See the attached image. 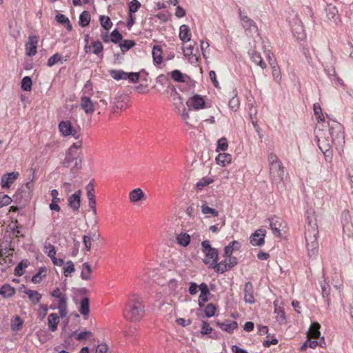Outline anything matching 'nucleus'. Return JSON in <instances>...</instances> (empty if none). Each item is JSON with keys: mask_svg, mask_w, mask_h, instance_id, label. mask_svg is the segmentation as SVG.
Masks as SVG:
<instances>
[{"mask_svg": "<svg viewBox=\"0 0 353 353\" xmlns=\"http://www.w3.org/2000/svg\"><path fill=\"white\" fill-rule=\"evenodd\" d=\"M198 207L200 208L201 213L205 215V218L219 216V211L214 208L210 207L206 201H201V203L198 205Z\"/></svg>", "mask_w": 353, "mask_h": 353, "instance_id": "17", "label": "nucleus"}, {"mask_svg": "<svg viewBox=\"0 0 353 353\" xmlns=\"http://www.w3.org/2000/svg\"><path fill=\"white\" fill-rule=\"evenodd\" d=\"M24 292L28 295L29 300L34 305L37 304L42 298L41 294L36 290L26 289Z\"/></svg>", "mask_w": 353, "mask_h": 353, "instance_id": "29", "label": "nucleus"}, {"mask_svg": "<svg viewBox=\"0 0 353 353\" xmlns=\"http://www.w3.org/2000/svg\"><path fill=\"white\" fill-rule=\"evenodd\" d=\"M171 78L176 82H182L185 83L188 79V77L183 74L181 71L178 70H173L170 74Z\"/></svg>", "mask_w": 353, "mask_h": 353, "instance_id": "37", "label": "nucleus"}, {"mask_svg": "<svg viewBox=\"0 0 353 353\" xmlns=\"http://www.w3.org/2000/svg\"><path fill=\"white\" fill-rule=\"evenodd\" d=\"M269 165V178L272 184L278 186L284 179L285 168L281 161L274 153L269 154L268 157Z\"/></svg>", "mask_w": 353, "mask_h": 353, "instance_id": "3", "label": "nucleus"}, {"mask_svg": "<svg viewBox=\"0 0 353 353\" xmlns=\"http://www.w3.org/2000/svg\"><path fill=\"white\" fill-rule=\"evenodd\" d=\"M123 39L122 34L116 29L110 34V40L114 43H119Z\"/></svg>", "mask_w": 353, "mask_h": 353, "instance_id": "63", "label": "nucleus"}, {"mask_svg": "<svg viewBox=\"0 0 353 353\" xmlns=\"http://www.w3.org/2000/svg\"><path fill=\"white\" fill-rule=\"evenodd\" d=\"M62 61V55L59 53H55L52 56H51L48 60L47 65L49 67H52L55 64Z\"/></svg>", "mask_w": 353, "mask_h": 353, "instance_id": "53", "label": "nucleus"}, {"mask_svg": "<svg viewBox=\"0 0 353 353\" xmlns=\"http://www.w3.org/2000/svg\"><path fill=\"white\" fill-rule=\"evenodd\" d=\"M63 274L65 276H71L72 274L74 272V265L72 261H68L63 264Z\"/></svg>", "mask_w": 353, "mask_h": 353, "instance_id": "44", "label": "nucleus"}, {"mask_svg": "<svg viewBox=\"0 0 353 353\" xmlns=\"http://www.w3.org/2000/svg\"><path fill=\"white\" fill-rule=\"evenodd\" d=\"M210 268H212L216 273L223 274L231 269V265H225L222 261L217 263V261H214V263L210 266Z\"/></svg>", "mask_w": 353, "mask_h": 353, "instance_id": "32", "label": "nucleus"}, {"mask_svg": "<svg viewBox=\"0 0 353 353\" xmlns=\"http://www.w3.org/2000/svg\"><path fill=\"white\" fill-rule=\"evenodd\" d=\"M110 76L115 80H126L127 72L121 70H112L110 71Z\"/></svg>", "mask_w": 353, "mask_h": 353, "instance_id": "42", "label": "nucleus"}, {"mask_svg": "<svg viewBox=\"0 0 353 353\" xmlns=\"http://www.w3.org/2000/svg\"><path fill=\"white\" fill-rule=\"evenodd\" d=\"M341 221L343 226V232L348 237L353 236V223L352 217L348 210H344L341 216Z\"/></svg>", "mask_w": 353, "mask_h": 353, "instance_id": "9", "label": "nucleus"}, {"mask_svg": "<svg viewBox=\"0 0 353 353\" xmlns=\"http://www.w3.org/2000/svg\"><path fill=\"white\" fill-rule=\"evenodd\" d=\"M153 61L155 65H159L163 61V50L159 46H154L152 51Z\"/></svg>", "mask_w": 353, "mask_h": 353, "instance_id": "28", "label": "nucleus"}, {"mask_svg": "<svg viewBox=\"0 0 353 353\" xmlns=\"http://www.w3.org/2000/svg\"><path fill=\"white\" fill-rule=\"evenodd\" d=\"M93 337V334L90 331H83L80 333H79L77 336L76 339L77 341H83L90 339Z\"/></svg>", "mask_w": 353, "mask_h": 353, "instance_id": "62", "label": "nucleus"}, {"mask_svg": "<svg viewBox=\"0 0 353 353\" xmlns=\"http://www.w3.org/2000/svg\"><path fill=\"white\" fill-rule=\"evenodd\" d=\"M51 296L57 299V305H52V309L57 308L59 310V315L61 318H64L68 313V297L66 294L61 291L59 288H57L51 292Z\"/></svg>", "mask_w": 353, "mask_h": 353, "instance_id": "7", "label": "nucleus"}, {"mask_svg": "<svg viewBox=\"0 0 353 353\" xmlns=\"http://www.w3.org/2000/svg\"><path fill=\"white\" fill-rule=\"evenodd\" d=\"M79 311L84 316H87L89 314L90 301L88 297H84L81 299Z\"/></svg>", "mask_w": 353, "mask_h": 353, "instance_id": "33", "label": "nucleus"}, {"mask_svg": "<svg viewBox=\"0 0 353 353\" xmlns=\"http://www.w3.org/2000/svg\"><path fill=\"white\" fill-rule=\"evenodd\" d=\"M274 313L276 314V321L280 324L285 323L286 318L283 309L281 307L276 306L274 308Z\"/></svg>", "mask_w": 353, "mask_h": 353, "instance_id": "43", "label": "nucleus"}, {"mask_svg": "<svg viewBox=\"0 0 353 353\" xmlns=\"http://www.w3.org/2000/svg\"><path fill=\"white\" fill-rule=\"evenodd\" d=\"M15 292V289L9 284H5L0 288V294L4 298L12 296Z\"/></svg>", "mask_w": 353, "mask_h": 353, "instance_id": "34", "label": "nucleus"}, {"mask_svg": "<svg viewBox=\"0 0 353 353\" xmlns=\"http://www.w3.org/2000/svg\"><path fill=\"white\" fill-rule=\"evenodd\" d=\"M32 81L30 77H24L21 80V89L24 91H30L32 90Z\"/></svg>", "mask_w": 353, "mask_h": 353, "instance_id": "51", "label": "nucleus"}, {"mask_svg": "<svg viewBox=\"0 0 353 353\" xmlns=\"http://www.w3.org/2000/svg\"><path fill=\"white\" fill-rule=\"evenodd\" d=\"M145 315V306L143 300L135 295L130 296L123 310V317L129 322L138 323Z\"/></svg>", "mask_w": 353, "mask_h": 353, "instance_id": "2", "label": "nucleus"}, {"mask_svg": "<svg viewBox=\"0 0 353 353\" xmlns=\"http://www.w3.org/2000/svg\"><path fill=\"white\" fill-rule=\"evenodd\" d=\"M154 274V271L149 268H144L139 273V277L144 282H147Z\"/></svg>", "mask_w": 353, "mask_h": 353, "instance_id": "46", "label": "nucleus"}, {"mask_svg": "<svg viewBox=\"0 0 353 353\" xmlns=\"http://www.w3.org/2000/svg\"><path fill=\"white\" fill-rule=\"evenodd\" d=\"M128 198L130 203H137L145 200L146 196L141 188H137L129 192Z\"/></svg>", "mask_w": 353, "mask_h": 353, "instance_id": "18", "label": "nucleus"}, {"mask_svg": "<svg viewBox=\"0 0 353 353\" xmlns=\"http://www.w3.org/2000/svg\"><path fill=\"white\" fill-rule=\"evenodd\" d=\"M165 287L168 289L170 294H174L178 287V281L174 279H170Z\"/></svg>", "mask_w": 353, "mask_h": 353, "instance_id": "59", "label": "nucleus"}, {"mask_svg": "<svg viewBox=\"0 0 353 353\" xmlns=\"http://www.w3.org/2000/svg\"><path fill=\"white\" fill-rule=\"evenodd\" d=\"M241 243L237 241H233L224 248V256H230L234 250H239L241 248Z\"/></svg>", "mask_w": 353, "mask_h": 353, "instance_id": "30", "label": "nucleus"}, {"mask_svg": "<svg viewBox=\"0 0 353 353\" xmlns=\"http://www.w3.org/2000/svg\"><path fill=\"white\" fill-rule=\"evenodd\" d=\"M48 311V307L47 305L41 304L39 306L38 310H37V316L40 320H43L45 319L46 316L47 315Z\"/></svg>", "mask_w": 353, "mask_h": 353, "instance_id": "56", "label": "nucleus"}, {"mask_svg": "<svg viewBox=\"0 0 353 353\" xmlns=\"http://www.w3.org/2000/svg\"><path fill=\"white\" fill-rule=\"evenodd\" d=\"M228 148V140L225 137H221L217 141L216 151H225Z\"/></svg>", "mask_w": 353, "mask_h": 353, "instance_id": "52", "label": "nucleus"}, {"mask_svg": "<svg viewBox=\"0 0 353 353\" xmlns=\"http://www.w3.org/2000/svg\"><path fill=\"white\" fill-rule=\"evenodd\" d=\"M214 182V179L210 177H203L200 179L196 184V189L201 190L205 186H207Z\"/></svg>", "mask_w": 353, "mask_h": 353, "instance_id": "48", "label": "nucleus"}, {"mask_svg": "<svg viewBox=\"0 0 353 353\" xmlns=\"http://www.w3.org/2000/svg\"><path fill=\"white\" fill-rule=\"evenodd\" d=\"M250 58L252 61L256 64L257 65L260 66L261 68L265 69L267 66L265 62L263 61L261 54L256 51L253 50L250 53Z\"/></svg>", "mask_w": 353, "mask_h": 353, "instance_id": "31", "label": "nucleus"}, {"mask_svg": "<svg viewBox=\"0 0 353 353\" xmlns=\"http://www.w3.org/2000/svg\"><path fill=\"white\" fill-rule=\"evenodd\" d=\"M18 172H12L3 174L1 179V186L2 188H10L12 184L19 177Z\"/></svg>", "mask_w": 353, "mask_h": 353, "instance_id": "15", "label": "nucleus"}, {"mask_svg": "<svg viewBox=\"0 0 353 353\" xmlns=\"http://www.w3.org/2000/svg\"><path fill=\"white\" fill-rule=\"evenodd\" d=\"M313 110L317 121L314 129L315 140L323 153L325 161L331 163L333 157L332 145L345 143L343 127L336 121H333L332 123H326L319 103L313 105Z\"/></svg>", "mask_w": 353, "mask_h": 353, "instance_id": "1", "label": "nucleus"}, {"mask_svg": "<svg viewBox=\"0 0 353 353\" xmlns=\"http://www.w3.org/2000/svg\"><path fill=\"white\" fill-rule=\"evenodd\" d=\"M270 222V227L272 233L276 237L281 236V230L285 228V224L283 220L278 216H272L268 219Z\"/></svg>", "mask_w": 353, "mask_h": 353, "instance_id": "12", "label": "nucleus"}, {"mask_svg": "<svg viewBox=\"0 0 353 353\" xmlns=\"http://www.w3.org/2000/svg\"><path fill=\"white\" fill-rule=\"evenodd\" d=\"M135 45V43L132 40H124L119 44L121 50L124 52L129 50Z\"/></svg>", "mask_w": 353, "mask_h": 353, "instance_id": "61", "label": "nucleus"}, {"mask_svg": "<svg viewBox=\"0 0 353 353\" xmlns=\"http://www.w3.org/2000/svg\"><path fill=\"white\" fill-rule=\"evenodd\" d=\"M59 131L63 137L72 136L79 139L78 131L72 126L70 121H61L58 125Z\"/></svg>", "mask_w": 353, "mask_h": 353, "instance_id": "10", "label": "nucleus"}, {"mask_svg": "<svg viewBox=\"0 0 353 353\" xmlns=\"http://www.w3.org/2000/svg\"><path fill=\"white\" fill-rule=\"evenodd\" d=\"M216 311V307L213 303L208 304L204 309L205 314L208 317L213 316L215 314Z\"/></svg>", "mask_w": 353, "mask_h": 353, "instance_id": "60", "label": "nucleus"}, {"mask_svg": "<svg viewBox=\"0 0 353 353\" xmlns=\"http://www.w3.org/2000/svg\"><path fill=\"white\" fill-rule=\"evenodd\" d=\"M46 268H41L38 272L34 274L32 278V281L34 283H39L42 279L46 276Z\"/></svg>", "mask_w": 353, "mask_h": 353, "instance_id": "49", "label": "nucleus"}, {"mask_svg": "<svg viewBox=\"0 0 353 353\" xmlns=\"http://www.w3.org/2000/svg\"><path fill=\"white\" fill-rule=\"evenodd\" d=\"M44 252L50 259L56 255V250L54 246L49 243H45Z\"/></svg>", "mask_w": 353, "mask_h": 353, "instance_id": "58", "label": "nucleus"}, {"mask_svg": "<svg viewBox=\"0 0 353 353\" xmlns=\"http://www.w3.org/2000/svg\"><path fill=\"white\" fill-rule=\"evenodd\" d=\"M270 66L272 70V73L273 78L276 81H280L281 80V70H280L279 65L276 63L274 64H272V65H270Z\"/></svg>", "mask_w": 353, "mask_h": 353, "instance_id": "57", "label": "nucleus"}, {"mask_svg": "<svg viewBox=\"0 0 353 353\" xmlns=\"http://www.w3.org/2000/svg\"><path fill=\"white\" fill-rule=\"evenodd\" d=\"M326 16L329 20L336 21L338 19V10L337 8L332 5L329 4L325 8Z\"/></svg>", "mask_w": 353, "mask_h": 353, "instance_id": "35", "label": "nucleus"}, {"mask_svg": "<svg viewBox=\"0 0 353 353\" xmlns=\"http://www.w3.org/2000/svg\"><path fill=\"white\" fill-rule=\"evenodd\" d=\"M59 321V315L57 313H51L48 317V329L52 332H55Z\"/></svg>", "mask_w": 353, "mask_h": 353, "instance_id": "25", "label": "nucleus"}, {"mask_svg": "<svg viewBox=\"0 0 353 353\" xmlns=\"http://www.w3.org/2000/svg\"><path fill=\"white\" fill-rule=\"evenodd\" d=\"M23 321L19 316H16L11 320L10 327L12 331L18 332L21 330Z\"/></svg>", "mask_w": 353, "mask_h": 353, "instance_id": "38", "label": "nucleus"}, {"mask_svg": "<svg viewBox=\"0 0 353 353\" xmlns=\"http://www.w3.org/2000/svg\"><path fill=\"white\" fill-rule=\"evenodd\" d=\"M239 19L241 25L245 32H258L259 30L256 23L241 10L239 11Z\"/></svg>", "mask_w": 353, "mask_h": 353, "instance_id": "11", "label": "nucleus"}, {"mask_svg": "<svg viewBox=\"0 0 353 353\" xmlns=\"http://www.w3.org/2000/svg\"><path fill=\"white\" fill-rule=\"evenodd\" d=\"M14 250L10 247V245H4L3 242H0V256L8 257L12 255Z\"/></svg>", "mask_w": 353, "mask_h": 353, "instance_id": "39", "label": "nucleus"}, {"mask_svg": "<svg viewBox=\"0 0 353 353\" xmlns=\"http://www.w3.org/2000/svg\"><path fill=\"white\" fill-rule=\"evenodd\" d=\"M192 33L188 25H181L179 28V39L185 43L190 42Z\"/></svg>", "mask_w": 353, "mask_h": 353, "instance_id": "22", "label": "nucleus"}, {"mask_svg": "<svg viewBox=\"0 0 353 353\" xmlns=\"http://www.w3.org/2000/svg\"><path fill=\"white\" fill-rule=\"evenodd\" d=\"M215 161L219 165L227 166L232 162V155L229 153H219L215 158Z\"/></svg>", "mask_w": 353, "mask_h": 353, "instance_id": "23", "label": "nucleus"}, {"mask_svg": "<svg viewBox=\"0 0 353 353\" xmlns=\"http://www.w3.org/2000/svg\"><path fill=\"white\" fill-rule=\"evenodd\" d=\"M9 228L15 237L19 238L23 236V234L21 232L22 225H19L17 221H15V222L10 225Z\"/></svg>", "mask_w": 353, "mask_h": 353, "instance_id": "41", "label": "nucleus"}, {"mask_svg": "<svg viewBox=\"0 0 353 353\" xmlns=\"http://www.w3.org/2000/svg\"><path fill=\"white\" fill-rule=\"evenodd\" d=\"M196 45L195 41H191L188 44H185L183 46L182 50L185 57H189L194 54V50L195 46Z\"/></svg>", "mask_w": 353, "mask_h": 353, "instance_id": "40", "label": "nucleus"}, {"mask_svg": "<svg viewBox=\"0 0 353 353\" xmlns=\"http://www.w3.org/2000/svg\"><path fill=\"white\" fill-rule=\"evenodd\" d=\"M100 23L101 26L107 31L109 30L112 26V23L110 19L106 16L103 15L100 17Z\"/></svg>", "mask_w": 353, "mask_h": 353, "instance_id": "54", "label": "nucleus"}, {"mask_svg": "<svg viewBox=\"0 0 353 353\" xmlns=\"http://www.w3.org/2000/svg\"><path fill=\"white\" fill-rule=\"evenodd\" d=\"M321 325L318 322H314L311 324L307 334V338H313V339H319Z\"/></svg>", "mask_w": 353, "mask_h": 353, "instance_id": "26", "label": "nucleus"}, {"mask_svg": "<svg viewBox=\"0 0 353 353\" xmlns=\"http://www.w3.org/2000/svg\"><path fill=\"white\" fill-rule=\"evenodd\" d=\"M90 48H92V53H94V54H96L100 57H103V46L101 41H93V42H92L90 46H85V52H88V49H90Z\"/></svg>", "mask_w": 353, "mask_h": 353, "instance_id": "24", "label": "nucleus"}, {"mask_svg": "<svg viewBox=\"0 0 353 353\" xmlns=\"http://www.w3.org/2000/svg\"><path fill=\"white\" fill-rule=\"evenodd\" d=\"M244 301L248 303H254L255 302L254 296V289L251 282H247L244 286Z\"/></svg>", "mask_w": 353, "mask_h": 353, "instance_id": "21", "label": "nucleus"}, {"mask_svg": "<svg viewBox=\"0 0 353 353\" xmlns=\"http://www.w3.org/2000/svg\"><path fill=\"white\" fill-rule=\"evenodd\" d=\"M266 230L263 228L256 230L250 237V243L252 246H262L265 244Z\"/></svg>", "mask_w": 353, "mask_h": 353, "instance_id": "14", "label": "nucleus"}, {"mask_svg": "<svg viewBox=\"0 0 353 353\" xmlns=\"http://www.w3.org/2000/svg\"><path fill=\"white\" fill-rule=\"evenodd\" d=\"M319 230L316 225H309L305 229V239L306 248L310 258L315 259L319 254L318 242Z\"/></svg>", "mask_w": 353, "mask_h": 353, "instance_id": "4", "label": "nucleus"}, {"mask_svg": "<svg viewBox=\"0 0 353 353\" xmlns=\"http://www.w3.org/2000/svg\"><path fill=\"white\" fill-rule=\"evenodd\" d=\"M307 345L308 347L311 348H315L317 346L323 347V345L325 344V340L323 337L319 339V341H316V339H313V338H307Z\"/></svg>", "mask_w": 353, "mask_h": 353, "instance_id": "50", "label": "nucleus"}, {"mask_svg": "<svg viewBox=\"0 0 353 353\" xmlns=\"http://www.w3.org/2000/svg\"><path fill=\"white\" fill-rule=\"evenodd\" d=\"M176 239L178 244L187 247L190 242V236L186 232H181L176 236Z\"/></svg>", "mask_w": 353, "mask_h": 353, "instance_id": "36", "label": "nucleus"}, {"mask_svg": "<svg viewBox=\"0 0 353 353\" xmlns=\"http://www.w3.org/2000/svg\"><path fill=\"white\" fill-rule=\"evenodd\" d=\"M201 294L199 296L198 303L200 307H203L204 303L208 301V296L210 294L208 286L206 283H202L199 285Z\"/></svg>", "mask_w": 353, "mask_h": 353, "instance_id": "20", "label": "nucleus"}, {"mask_svg": "<svg viewBox=\"0 0 353 353\" xmlns=\"http://www.w3.org/2000/svg\"><path fill=\"white\" fill-rule=\"evenodd\" d=\"M92 274V268L91 266L88 263H85L83 264V269L81 271V278L83 280H90L91 279Z\"/></svg>", "mask_w": 353, "mask_h": 353, "instance_id": "45", "label": "nucleus"}, {"mask_svg": "<svg viewBox=\"0 0 353 353\" xmlns=\"http://www.w3.org/2000/svg\"><path fill=\"white\" fill-rule=\"evenodd\" d=\"M39 37L36 35H30L25 45L26 54L28 57H33L37 53Z\"/></svg>", "mask_w": 353, "mask_h": 353, "instance_id": "13", "label": "nucleus"}, {"mask_svg": "<svg viewBox=\"0 0 353 353\" xmlns=\"http://www.w3.org/2000/svg\"><path fill=\"white\" fill-rule=\"evenodd\" d=\"M141 4L138 0H132L128 3L129 13L134 14L141 8Z\"/></svg>", "mask_w": 353, "mask_h": 353, "instance_id": "55", "label": "nucleus"}, {"mask_svg": "<svg viewBox=\"0 0 353 353\" xmlns=\"http://www.w3.org/2000/svg\"><path fill=\"white\" fill-rule=\"evenodd\" d=\"M201 250L205 256L203 263L209 267L213 265L215 261L218 260V251L216 248L212 247L208 240L203 241L201 243Z\"/></svg>", "mask_w": 353, "mask_h": 353, "instance_id": "8", "label": "nucleus"}, {"mask_svg": "<svg viewBox=\"0 0 353 353\" xmlns=\"http://www.w3.org/2000/svg\"><path fill=\"white\" fill-rule=\"evenodd\" d=\"M12 202V199L3 193H0V208L7 206Z\"/></svg>", "mask_w": 353, "mask_h": 353, "instance_id": "64", "label": "nucleus"}, {"mask_svg": "<svg viewBox=\"0 0 353 353\" xmlns=\"http://www.w3.org/2000/svg\"><path fill=\"white\" fill-rule=\"evenodd\" d=\"M90 21V14L88 11H83L79 16V25L81 27H86Z\"/></svg>", "mask_w": 353, "mask_h": 353, "instance_id": "47", "label": "nucleus"}, {"mask_svg": "<svg viewBox=\"0 0 353 353\" xmlns=\"http://www.w3.org/2000/svg\"><path fill=\"white\" fill-rule=\"evenodd\" d=\"M81 195L82 191L81 190H79L76 191L74 194H71L68 199V205L74 212H77L79 210L81 205Z\"/></svg>", "mask_w": 353, "mask_h": 353, "instance_id": "16", "label": "nucleus"}, {"mask_svg": "<svg viewBox=\"0 0 353 353\" xmlns=\"http://www.w3.org/2000/svg\"><path fill=\"white\" fill-rule=\"evenodd\" d=\"M81 92L80 108L85 114H91L95 110V105L90 99V97L92 95V84L90 81L86 82Z\"/></svg>", "mask_w": 353, "mask_h": 353, "instance_id": "5", "label": "nucleus"}, {"mask_svg": "<svg viewBox=\"0 0 353 353\" xmlns=\"http://www.w3.org/2000/svg\"><path fill=\"white\" fill-rule=\"evenodd\" d=\"M188 105L192 107L194 110H200L205 108V100L203 97L199 95H194L188 101Z\"/></svg>", "mask_w": 353, "mask_h": 353, "instance_id": "19", "label": "nucleus"}, {"mask_svg": "<svg viewBox=\"0 0 353 353\" xmlns=\"http://www.w3.org/2000/svg\"><path fill=\"white\" fill-rule=\"evenodd\" d=\"M219 327L228 333H232L238 327L236 321L226 320L223 323H219Z\"/></svg>", "mask_w": 353, "mask_h": 353, "instance_id": "27", "label": "nucleus"}, {"mask_svg": "<svg viewBox=\"0 0 353 353\" xmlns=\"http://www.w3.org/2000/svg\"><path fill=\"white\" fill-rule=\"evenodd\" d=\"M82 141L78 140L75 143H74L68 150L65 159L63 161V164L68 167L70 164L75 161V167L77 170H79L81 167V160L77 161L78 157L81 152V148L82 147Z\"/></svg>", "mask_w": 353, "mask_h": 353, "instance_id": "6", "label": "nucleus"}]
</instances>
